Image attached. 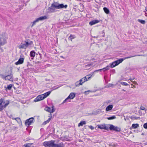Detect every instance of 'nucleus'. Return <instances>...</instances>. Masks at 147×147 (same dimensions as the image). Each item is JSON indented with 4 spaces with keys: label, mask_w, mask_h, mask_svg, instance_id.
Instances as JSON below:
<instances>
[{
    "label": "nucleus",
    "mask_w": 147,
    "mask_h": 147,
    "mask_svg": "<svg viewBox=\"0 0 147 147\" xmlns=\"http://www.w3.org/2000/svg\"><path fill=\"white\" fill-rule=\"evenodd\" d=\"M143 127L145 129H147V122L144 124Z\"/></svg>",
    "instance_id": "nucleus-40"
},
{
    "label": "nucleus",
    "mask_w": 147,
    "mask_h": 147,
    "mask_svg": "<svg viewBox=\"0 0 147 147\" xmlns=\"http://www.w3.org/2000/svg\"><path fill=\"white\" fill-rule=\"evenodd\" d=\"M55 142L54 140L45 141L43 142V145L45 147H64L65 145L63 142L57 144H55Z\"/></svg>",
    "instance_id": "nucleus-1"
},
{
    "label": "nucleus",
    "mask_w": 147,
    "mask_h": 147,
    "mask_svg": "<svg viewBox=\"0 0 147 147\" xmlns=\"http://www.w3.org/2000/svg\"><path fill=\"white\" fill-rule=\"evenodd\" d=\"M25 43L22 44L21 43L18 47L20 49H26L28 47L29 45H31L33 43L32 41H30V42L27 41H25Z\"/></svg>",
    "instance_id": "nucleus-4"
},
{
    "label": "nucleus",
    "mask_w": 147,
    "mask_h": 147,
    "mask_svg": "<svg viewBox=\"0 0 147 147\" xmlns=\"http://www.w3.org/2000/svg\"><path fill=\"white\" fill-rule=\"evenodd\" d=\"M24 59L22 57H20L18 61L15 63V64L16 65L22 64L24 62Z\"/></svg>",
    "instance_id": "nucleus-14"
},
{
    "label": "nucleus",
    "mask_w": 147,
    "mask_h": 147,
    "mask_svg": "<svg viewBox=\"0 0 147 147\" xmlns=\"http://www.w3.org/2000/svg\"><path fill=\"white\" fill-rule=\"evenodd\" d=\"M103 10L105 13L106 14H108L109 13V10L108 8L106 7H104L103 8Z\"/></svg>",
    "instance_id": "nucleus-25"
},
{
    "label": "nucleus",
    "mask_w": 147,
    "mask_h": 147,
    "mask_svg": "<svg viewBox=\"0 0 147 147\" xmlns=\"http://www.w3.org/2000/svg\"><path fill=\"white\" fill-rule=\"evenodd\" d=\"M88 93H89L88 92V91H86L84 92V94L86 95L88 94Z\"/></svg>",
    "instance_id": "nucleus-48"
},
{
    "label": "nucleus",
    "mask_w": 147,
    "mask_h": 147,
    "mask_svg": "<svg viewBox=\"0 0 147 147\" xmlns=\"http://www.w3.org/2000/svg\"><path fill=\"white\" fill-rule=\"evenodd\" d=\"M47 16H41L39 18H38L36 19L35 20L33 21L32 22V24L31 26V27H32L35 24L36 22H38L39 21L42 20L47 19Z\"/></svg>",
    "instance_id": "nucleus-5"
},
{
    "label": "nucleus",
    "mask_w": 147,
    "mask_h": 147,
    "mask_svg": "<svg viewBox=\"0 0 147 147\" xmlns=\"http://www.w3.org/2000/svg\"><path fill=\"white\" fill-rule=\"evenodd\" d=\"M102 33L103 34V35H102V37H104L105 36V32L104 30H103L102 31Z\"/></svg>",
    "instance_id": "nucleus-46"
},
{
    "label": "nucleus",
    "mask_w": 147,
    "mask_h": 147,
    "mask_svg": "<svg viewBox=\"0 0 147 147\" xmlns=\"http://www.w3.org/2000/svg\"><path fill=\"white\" fill-rule=\"evenodd\" d=\"M5 80L13 81V75L11 71L9 75L5 76Z\"/></svg>",
    "instance_id": "nucleus-7"
},
{
    "label": "nucleus",
    "mask_w": 147,
    "mask_h": 147,
    "mask_svg": "<svg viewBox=\"0 0 147 147\" xmlns=\"http://www.w3.org/2000/svg\"><path fill=\"white\" fill-rule=\"evenodd\" d=\"M2 52H3V50H2Z\"/></svg>",
    "instance_id": "nucleus-63"
},
{
    "label": "nucleus",
    "mask_w": 147,
    "mask_h": 147,
    "mask_svg": "<svg viewBox=\"0 0 147 147\" xmlns=\"http://www.w3.org/2000/svg\"><path fill=\"white\" fill-rule=\"evenodd\" d=\"M145 10L146 11H147V7H145Z\"/></svg>",
    "instance_id": "nucleus-52"
},
{
    "label": "nucleus",
    "mask_w": 147,
    "mask_h": 147,
    "mask_svg": "<svg viewBox=\"0 0 147 147\" xmlns=\"http://www.w3.org/2000/svg\"><path fill=\"white\" fill-rule=\"evenodd\" d=\"M12 119L13 120H15L19 124H22V122L21 121L19 117H17V118H12Z\"/></svg>",
    "instance_id": "nucleus-18"
},
{
    "label": "nucleus",
    "mask_w": 147,
    "mask_h": 147,
    "mask_svg": "<svg viewBox=\"0 0 147 147\" xmlns=\"http://www.w3.org/2000/svg\"><path fill=\"white\" fill-rule=\"evenodd\" d=\"M98 128L102 129H104L107 130H108L109 129V127L106 126V125L105 124H103L99 125H98Z\"/></svg>",
    "instance_id": "nucleus-11"
},
{
    "label": "nucleus",
    "mask_w": 147,
    "mask_h": 147,
    "mask_svg": "<svg viewBox=\"0 0 147 147\" xmlns=\"http://www.w3.org/2000/svg\"><path fill=\"white\" fill-rule=\"evenodd\" d=\"M39 55H40V57H41V54L40 53H39Z\"/></svg>",
    "instance_id": "nucleus-58"
},
{
    "label": "nucleus",
    "mask_w": 147,
    "mask_h": 147,
    "mask_svg": "<svg viewBox=\"0 0 147 147\" xmlns=\"http://www.w3.org/2000/svg\"><path fill=\"white\" fill-rule=\"evenodd\" d=\"M130 134H131V133H132V132H131V131H130Z\"/></svg>",
    "instance_id": "nucleus-61"
},
{
    "label": "nucleus",
    "mask_w": 147,
    "mask_h": 147,
    "mask_svg": "<svg viewBox=\"0 0 147 147\" xmlns=\"http://www.w3.org/2000/svg\"><path fill=\"white\" fill-rule=\"evenodd\" d=\"M134 84H137V82L136 81H134Z\"/></svg>",
    "instance_id": "nucleus-51"
},
{
    "label": "nucleus",
    "mask_w": 147,
    "mask_h": 147,
    "mask_svg": "<svg viewBox=\"0 0 147 147\" xmlns=\"http://www.w3.org/2000/svg\"><path fill=\"white\" fill-rule=\"evenodd\" d=\"M7 43L6 39L5 37H2L0 38V45H3Z\"/></svg>",
    "instance_id": "nucleus-12"
},
{
    "label": "nucleus",
    "mask_w": 147,
    "mask_h": 147,
    "mask_svg": "<svg viewBox=\"0 0 147 147\" xmlns=\"http://www.w3.org/2000/svg\"><path fill=\"white\" fill-rule=\"evenodd\" d=\"M145 55H134V56H144Z\"/></svg>",
    "instance_id": "nucleus-43"
},
{
    "label": "nucleus",
    "mask_w": 147,
    "mask_h": 147,
    "mask_svg": "<svg viewBox=\"0 0 147 147\" xmlns=\"http://www.w3.org/2000/svg\"><path fill=\"white\" fill-rule=\"evenodd\" d=\"M36 53L34 51H31L30 53V56L31 57H33V58H32V59H33V57H35Z\"/></svg>",
    "instance_id": "nucleus-20"
},
{
    "label": "nucleus",
    "mask_w": 147,
    "mask_h": 147,
    "mask_svg": "<svg viewBox=\"0 0 147 147\" xmlns=\"http://www.w3.org/2000/svg\"><path fill=\"white\" fill-rule=\"evenodd\" d=\"M140 109L141 110H145V111H146V110H145V107L143 106H141L140 107Z\"/></svg>",
    "instance_id": "nucleus-39"
},
{
    "label": "nucleus",
    "mask_w": 147,
    "mask_h": 147,
    "mask_svg": "<svg viewBox=\"0 0 147 147\" xmlns=\"http://www.w3.org/2000/svg\"><path fill=\"white\" fill-rule=\"evenodd\" d=\"M145 16L147 17V13H146L145 14Z\"/></svg>",
    "instance_id": "nucleus-53"
},
{
    "label": "nucleus",
    "mask_w": 147,
    "mask_h": 147,
    "mask_svg": "<svg viewBox=\"0 0 147 147\" xmlns=\"http://www.w3.org/2000/svg\"><path fill=\"white\" fill-rule=\"evenodd\" d=\"M34 121V119L33 117H31L27 119L25 123V124L27 125L28 126L30 125L32 123H33Z\"/></svg>",
    "instance_id": "nucleus-9"
},
{
    "label": "nucleus",
    "mask_w": 147,
    "mask_h": 147,
    "mask_svg": "<svg viewBox=\"0 0 147 147\" xmlns=\"http://www.w3.org/2000/svg\"><path fill=\"white\" fill-rule=\"evenodd\" d=\"M110 67V66L109 65H107L106 66V67L103 68L102 69V70H103L104 72L106 71L109 70V68Z\"/></svg>",
    "instance_id": "nucleus-26"
},
{
    "label": "nucleus",
    "mask_w": 147,
    "mask_h": 147,
    "mask_svg": "<svg viewBox=\"0 0 147 147\" xmlns=\"http://www.w3.org/2000/svg\"><path fill=\"white\" fill-rule=\"evenodd\" d=\"M51 93V91H48L47 92H46L44 94H42L43 96V97H44V98H46Z\"/></svg>",
    "instance_id": "nucleus-22"
},
{
    "label": "nucleus",
    "mask_w": 147,
    "mask_h": 147,
    "mask_svg": "<svg viewBox=\"0 0 147 147\" xmlns=\"http://www.w3.org/2000/svg\"><path fill=\"white\" fill-rule=\"evenodd\" d=\"M90 75H88L84 77V78H82L80 79V84H81L82 85V84L84 83L85 82L87 81L88 80H87V77L88 76H90Z\"/></svg>",
    "instance_id": "nucleus-13"
},
{
    "label": "nucleus",
    "mask_w": 147,
    "mask_h": 147,
    "mask_svg": "<svg viewBox=\"0 0 147 147\" xmlns=\"http://www.w3.org/2000/svg\"><path fill=\"white\" fill-rule=\"evenodd\" d=\"M91 75L90 76L88 77V78L87 77V80H88L91 77Z\"/></svg>",
    "instance_id": "nucleus-50"
},
{
    "label": "nucleus",
    "mask_w": 147,
    "mask_h": 147,
    "mask_svg": "<svg viewBox=\"0 0 147 147\" xmlns=\"http://www.w3.org/2000/svg\"><path fill=\"white\" fill-rule=\"evenodd\" d=\"M89 128L90 129L92 130H93L94 129V127L92 126V125H90L88 126Z\"/></svg>",
    "instance_id": "nucleus-42"
},
{
    "label": "nucleus",
    "mask_w": 147,
    "mask_h": 147,
    "mask_svg": "<svg viewBox=\"0 0 147 147\" xmlns=\"http://www.w3.org/2000/svg\"><path fill=\"white\" fill-rule=\"evenodd\" d=\"M139 127V125L138 123L133 124L131 126V127L134 129H136Z\"/></svg>",
    "instance_id": "nucleus-24"
},
{
    "label": "nucleus",
    "mask_w": 147,
    "mask_h": 147,
    "mask_svg": "<svg viewBox=\"0 0 147 147\" xmlns=\"http://www.w3.org/2000/svg\"><path fill=\"white\" fill-rule=\"evenodd\" d=\"M134 78H130L129 79V80H134Z\"/></svg>",
    "instance_id": "nucleus-49"
},
{
    "label": "nucleus",
    "mask_w": 147,
    "mask_h": 147,
    "mask_svg": "<svg viewBox=\"0 0 147 147\" xmlns=\"http://www.w3.org/2000/svg\"><path fill=\"white\" fill-rule=\"evenodd\" d=\"M86 124V122L84 121H81L78 124V126L80 127V126H82L84 125L85 124Z\"/></svg>",
    "instance_id": "nucleus-23"
},
{
    "label": "nucleus",
    "mask_w": 147,
    "mask_h": 147,
    "mask_svg": "<svg viewBox=\"0 0 147 147\" xmlns=\"http://www.w3.org/2000/svg\"><path fill=\"white\" fill-rule=\"evenodd\" d=\"M122 90L123 91H124V92L126 91V90L124 89H122Z\"/></svg>",
    "instance_id": "nucleus-54"
},
{
    "label": "nucleus",
    "mask_w": 147,
    "mask_h": 147,
    "mask_svg": "<svg viewBox=\"0 0 147 147\" xmlns=\"http://www.w3.org/2000/svg\"><path fill=\"white\" fill-rule=\"evenodd\" d=\"M12 86L13 85L11 84H10L8 85L7 87H5L6 89H7L9 90H11Z\"/></svg>",
    "instance_id": "nucleus-31"
},
{
    "label": "nucleus",
    "mask_w": 147,
    "mask_h": 147,
    "mask_svg": "<svg viewBox=\"0 0 147 147\" xmlns=\"http://www.w3.org/2000/svg\"><path fill=\"white\" fill-rule=\"evenodd\" d=\"M92 66V64L91 63L89 64H88L86 65L85 66V67L86 68V69H89L90 67Z\"/></svg>",
    "instance_id": "nucleus-30"
},
{
    "label": "nucleus",
    "mask_w": 147,
    "mask_h": 147,
    "mask_svg": "<svg viewBox=\"0 0 147 147\" xmlns=\"http://www.w3.org/2000/svg\"><path fill=\"white\" fill-rule=\"evenodd\" d=\"M133 87H134V88H135V86H133Z\"/></svg>",
    "instance_id": "nucleus-62"
},
{
    "label": "nucleus",
    "mask_w": 147,
    "mask_h": 147,
    "mask_svg": "<svg viewBox=\"0 0 147 147\" xmlns=\"http://www.w3.org/2000/svg\"><path fill=\"white\" fill-rule=\"evenodd\" d=\"M33 143H27L24 145V147H30Z\"/></svg>",
    "instance_id": "nucleus-27"
},
{
    "label": "nucleus",
    "mask_w": 147,
    "mask_h": 147,
    "mask_svg": "<svg viewBox=\"0 0 147 147\" xmlns=\"http://www.w3.org/2000/svg\"><path fill=\"white\" fill-rule=\"evenodd\" d=\"M102 71V69H99L98 70H96L94 71V72H96V71Z\"/></svg>",
    "instance_id": "nucleus-47"
},
{
    "label": "nucleus",
    "mask_w": 147,
    "mask_h": 147,
    "mask_svg": "<svg viewBox=\"0 0 147 147\" xmlns=\"http://www.w3.org/2000/svg\"><path fill=\"white\" fill-rule=\"evenodd\" d=\"M75 94L73 92H71L69 94V95L67 97V98H66L64 100L63 102V103H64L69 99H73L74 97H75Z\"/></svg>",
    "instance_id": "nucleus-8"
},
{
    "label": "nucleus",
    "mask_w": 147,
    "mask_h": 147,
    "mask_svg": "<svg viewBox=\"0 0 147 147\" xmlns=\"http://www.w3.org/2000/svg\"><path fill=\"white\" fill-rule=\"evenodd\" d=\"M28 65H29L30 64V63L29 62H28Z\"/></svg>",
    "instance_id": "nucleus-57"
},
{
    "label": "nucleus",
    "mask_w": 147,
    "mask_h": 147,
    "mask_svg": "<svg viewBox=\"0 0 147 147\" xmlns=\"http://www.w3.org/2000/svg\"><path fill=\"white\" fill-rule=\"evenodd\" d=\"M134 118H135V119H137V117H134Z\"/></svg>",
    "instance_id": "nucleus-56"
},
{
    "label": "nucleus",
    "mask_w": 147,
    "mask_h": 147,
    "mask_svg": "<svg viewBox=\"0 0 147 147\" xmlns=\"http://www.w3.org/2000/svg\"><path fill=\"white\" fill-rule=\"evenodd\" d=\"M138 22L142 24H145L146 23V22L144 20L138 19Z\"/></svg>",
    "instance_id": "nucleus-29"
},
{
    "label": "nucleus",
    "mask_w": 147,
    "mask_h": 147,
    "mask_svg": "<svg viewBox=\"0 0 147 147\" xmlns=\"http://www.w3.org/2000/svg\"><path fill=\"white\" fill-rule=\"evenodd\" d=\"M130 118H131V119H132V117H130Z\"/></svg>",
    "instance_id": "nucleus-60"
},
{
    "label": "nucleus",
    "mask_w": 147,
    "mask_h": 147,
    "mask_svg": "<svg viewBox=\"0 0 147 147\" xmlns=\"http://www.w3.org/2000/svg\"><path fill=\"white\" fill-rule=\"evenodd\" d=\"M80 81H78L75 83V84L76 87H79L80 85H81V84H79Z\"/></svg>",
    "instance_id": "nucleus-34"
},
{
    "label": "nucleus",
    "mask_w": 147,
    "mask_h": 147,
    "mask_svg": "<svg viewBox=\"0 0 147 147\" xmlns=\"http://www.w3.org/2000/svg\"><path fill=\"white\" fill-rule=\"evenodd\" d=\"M87 91H88V92L89 93V92H90V90H88Z\"/></svg>",
    "instance_id": "nucleus-55"
},
{
    "label": "nucleus",
    "mask_w": 147,
    "mask_h": 147,
    "mask_svg": "<svg viewBox=\"0 0 147 147\" xmlns=\"http://www.w3.org/2000/svg\"><path fill=\"white\" fill-rule=\"evenodd\" d=\"M51 117L49 118L48 120L47 121H44L42 123L43 125H45L47 123H49L50 121L51 120Z\"/></svg>",
    "instance_id": "nucleus-28"
},
{
    "label": "nucleus",
    "mask_w": 147,
    "mask_h": 147,
    "mask_svg": "<svg viewBox=\"0 0 147 147\" xmlns=\"http://www.w3.org/2000/svg\"><path fill=\"white\" fill-rule=\"evenodd\" d=\"M110 71L112 74H114L115 73V70L114 69L111 70Z\"/></svg>",
    "instance_id": "nucleus-41"
},
{
    "label": "nucleus",
    "mask_w": 147,
    "mask_h": 147,
    "mask_svg": "<svg viewBox=\"0 0 147 147\" xmlns=\"http://www.w3.org/2000/svg\"><path fill=\"white\" fill-rule=\"evenodd\" d=\"M51 7H54L57 9H62L65 8L66 9L67 5H64L63 4H59L57 2H54L51 4Z\"/></svg>",
    "instance_id": "nucleus-2"
},
{
    "label": "nucleus",
    "mask_w": 147,
    "mask_h": 147,
    "mask_svg": "<svg viewBox=\"0 0 147 147\" xmlns=\"http://www.w3.org/2000/svg\"><path fill=\"white\" fill-rule=\"evenodd\" d=\"M76 37L75 35L72 34H71L69 37L71 41H72V39L75 38Z\"/></svg>",
    "instance_id": "nucleus-33"
},
{
    "label": "nucleus",
    "mask_w": 147,
    "mask_h": 147,
    "mask_svg": "<svg viewBox=\"0 0 147 147\" xmlns=\"http://www.w3.org/2000/svg\"><path fill=\"white\" fill-rule=\"evenodd\" d=\"M109 129L110 130H113L117 132H119L121 131V128L117 126H115L113 125L109 124Z\"/></svg>",
    "instance_id": "nucleus-6"
},
{
    "label": "nucleus",
    "mask_w": 147,
    "mask_h": 147,
    "mask_svg": "<svg viewBox=\"0 0 147 147\" xmlns=\"http://www.w3.org/2000/svg\"><path fill=\"white\" fill-rule=\"evenodd\" d=\"M113 107V105H109L106 108V111H108L111 110Z\"/></svg>",
    "instance_id": "nucleus-19"
},
{
    "label": "nucleus",
    "mask_w": 147,
    "mask_h": 147,
    "mask_svg": "<svg viewBox=\"0 0 147 147\" xmlns=\"http://www.w3.org/2000/svg\"><path fill=\"white\" fill-rule=\"evenodd\" d=\"M4 104L5 102H3V99L2 98L0 99V111L3 110L4 109V105H3V103Z\"/></svg>",
    "instance_id": "nucleus-15"
},
{
    "label": "nucleus",
    "mask_w": 147,
    "mask_h": 147,
    "mask_svg": "<svg viewBox=\"0 0 147 147\" xmlns=\"http://www.w3.org/2000/svg\"><path fill=\"white\" fill-rule=\"evenodd\" d=\"M54 107V106H53L51 107V108H51L50 107H47L46 108V110L47 111H48L49 112L51 113H53L55 111V110L53 108Z\"/></svg>",
    "instance_id": "nucleus-16"
},
{
    "label": "nucleus",
    "mask_w": 147,
    "mask_h": 147,
    "mask_svg": "<svg viewBox=\"0 0 147 147\" xmlns=\"http://www.w3.org/2000/svg\"><path fill=\"white\" fill-rule=\"evenodd\" d=\"M142 135H144V133H142Z\"/></svg>",
    "instance_id": "nucleus-59"
},
{
    "label": "nucleus",
    "mask_w": 147,
    "mask_h": 147,
    "mask_svg": "<svg viewBox=\"0 0 147 147\" xmlns=\"http://www.w3.org/2000/svg\"><path fill=\"white\" fill-rule=\"evenodd\" d=\"M6 102H7L4 105V108H6V107L9 105V101L8 100H7Z\"/></svg>",
    "instance_id": "nucleus-36"
},
{
    "label": "nucleus",
    "mask_w": 147,
    "mask_h": 147,
    "mask_svg": "<svg viewBox=\"0 0 147 147\" xmlns=\"http://www.w3.org/2000/svg\"><path fill=\"white\" fill-rule=\"evenodd\" d=\"M42 94L39 95H38L34 100L35 102H38L40 100H42L44 99Z\"/></svg>",
    "instance_id": "nucleus-10"
},
{
    "label": "nucleus",
    "mask_w": 147,
    "mask_h": 147,
    "mask_svg": "<svg viewBox=\"0 0 147 147\" xmlns=\"http://www.w3.org/2000/svg\"><path fill=\"white\" fill-rule=\"evenodd\" d=\"M54 7H51V5L50 7H49L48 9L49 11L50 12H54L55 11V9L54 8Z\"/></svg>",
    "instance_id": "nucleus-21"
},
{
    "label": "nucleus",
    "mask_w": 147,
    "mask_h": 147,
    "mask_svg": "<svg viewBox=\"0 0 147 147\" xmlns=\"http://www.w3.org/2000/svg\"><path fill=\"white\" fill-rule=\"evenodd\" d=\"M116 118V117L115 115H113V116H112L111 117H108L107 118V119L109 120H112V119H115Z\"/></svg>",
    "instance_id": "nucleus-32"
},
{
    "label": "nucleus",
    "mask_w": 147,
    "mask_h": 147,
    "mask_svg": "<svg viewBox=\"0 0 147 147\" xmlns=\"http://www.w3.org/2000/svg\"><path fill=\"white\" fill-rule=\"evenodd\" d=\"M135 56H134V55L133 56H132V55H130L129 56H128V57H125L124 59H123V60L124 59H129V58H131V57H134Z\"/></svg>",
    "instance_id": "nucleus-37"
},
{
    "label": "nucleus",
    "mask_w": 147,
    "mask_h": 147,
    "mask_svg": "<svg viewBox=\"0 0 147 147\" xmlns=\"http://www.w3.org/2000/svg\"><path fill=\"white\" fill-rule=\"evenodd\" d=\"M123 60V59L121 58L114 61L111 63H110L109 65H110V67L113 68L115 67V66L118 65L120 63H121Z\"/></svg>",
    "instance_id": "nucleus-3"
},
{
    "label": "nucleus",
    "mask_w": 147,
    "mask_h": 147,
    "mask_svg": "<svg viewBox=\"0 0 147 147\" xmlns=\"http://www.w3.org/2000/svg\"><path fill=\"white\" fill-rule=\"evenodd\" d=\"M55 86L54 88V90H55V89H58V88H59V87H60L61 86Z\"/></svg>",
    "instance_id": "nucleus-44"
},
{
    "label": "nucleus",
    "mask_w": 147,
    "mask_h": 147,
    "mask_svg": "<svg viewBox=\"0 0 147 147\" xmlns=\"http://www.w3.org/2000/svg\"><path fill=\"white\" fill-rule=\"evenodd\" d=\"M113 84H108V86L109 87H113Z\"/></svg>",
    "instance_id": "nucleus-45"
},
{
    "label": "nucleus",
    "mask_w": 147,
    "mask_h": 147,
    "mask_svg": "<svg viewBox=\"0 0 147 147\" xmlns=\"http://www.w3.org/2000/svg\"><path fill=\"white\" fill-rule=\"evenodd\" d=\"M121 85H123V86H127L128 85V84H127V83L124 82H121Z\"/></svg>",
    "instance_id": "nucleus-35"
},
{
    "label": "nucleus",
    "mask_w": 147,
    "mask_h": 147,
    "mask_svg": "<svg viewBox=\"0 0 147 147\" xmlns=\"http://www.w3.org/2000/svg\"><path fill=\"white\" fill-rule=\"evenodd\" d=\"M100 21L98 20H94L90 22L89 24L91 26H92L94 24L98 23Z\"/></svg>",
    "instance_id": "nucleus-17"
},
{
    "label": "nucleus",
    "mask_w": 147,
    "mask_h": 147,
    "mask_svg": "<svg viewBox=\"0 0 147 147\" xmlns=\"http://www.w3.org/2000/svg\"><path fill=\"white\" fill-rule=\"evenodd\" d=\"M0 77L3 79H5V76L3 74H0Z\"/></svg>",
    "instance_id": "nucleus-38"
}]
</instances>
